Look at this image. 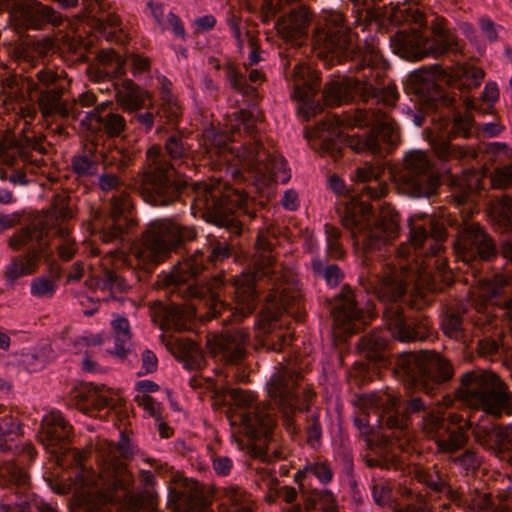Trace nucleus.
Returning a JSON list of instances; mask_svg holds the SVG:
<instances>
[{"mask_svg":"<svg viewBox=\"0 0 512 512\" xmlns=\"http://www.w3.org/2000/svg\"><path fill=\"white\" fill-rule=\"evenodd\" d=\"M393 51L400 57L416 61L430 57L427 36L421 30L409 29L396 32L390 39Z\"/></svg>","mask_w":512,"mask_h":512,"instance_id":"27","label":"nucleus"},{"mask_svg":"<svg viewBox=\"0 0 512 512\" xmlns=\"http://www.w3.org/2000/svg\"><path fill=\"white\" fill-rule=\"evenodd\" d=\"M45 254L44 247H30L25 254L13 256L4 270V278L8 285H14L21 277L34 274Z\"/></svg>","mask_w":512,"mask_h":512,"instance_id":"32","label":"nucleus"},{"mask_svg":"<svg viewBox=\"0 0 512 512\" xmlns=\"http://www.w3.org/2000/svg\"><path fill=\"white\" fill-rule=\"evenodd\" d=\"M354 425L359 430L360 434L366 438L369 450L364 455V462L368 467H379L381 469H397L400 466V459L392 451L391 446L387 442H383L381 444H374L369 439L372 429L369 424L368 415L361 413L359 416L355 417Z\"/></svg>","mask_w":512,"mask_h":512,"instance_id":"25","label":"nucleus"},{"mask_svg":"<svg viewBox=\"0 0 512 512\" xmlns=\"http://www.w3.org/2000/svg\"><path fill=\"white\" fill-rule=\"evenodd\" d=\"M396 370L412 385L433 395L436 388L454 375L451 362L435 351L404 353L396 362Z\"/></svg>","mask_w":512,"mask_h":512,"instance_id":"11","label":"nucleus"},{"mask_svg":"<svg viewBox=\"0 0 512 512\" xmlns=\"http://www.w3.org/2000/svg\"><path fill=\"white\" fill-rule=\"evenodd\" d=\"M147 6L150 9L153 19L162 31L171 30L176 37L185 39L186 31L179 16L172 11L165 14L164 5L162 3L149 1Z\"/></svg>","mask_w":512,"mask_h":512,"instance_id":"41","label":"nucleus"},{"mask_svg":"<svg viewBox=\"0 0 512 512\" xmlns=\"http://www.w3.org/2000/svg\"><path fill=\"white\" fill-rule=\"evenodd\" d=\"M471 427V424L466 422L464 426H459L456 429H446L447 436L441 435L435 440L437 452L444 454H452L465 446L468 440L466 430Z\"/></svg>","mask_w":512,"mask_h":512,"instance_id":"43","label":"nucleus"},{"mask_svg":"<svg viewBox=\"0 0 512 512\" xmlns=\"http://www.w3.org/2000/svg\"><path fill=\"white\" fill-rule=\"evenodd\" d=\"M219 512H256L255 503L243 489L230 486L223 490Z\"/></svg>","mask_w":512,"mask_h":512,"instance_id":"39","label":"nucleus"},{"mask_svg":"<svg viewBox=\"0 0 512 512\" xmlns=\"http://www.w3.org/2000/svg\"><path fill=\"white\" fill-rule=\"evenodd\" d=\"M206 269V260L204 254L196 250L193 254L179 262L172 271L166 274L163 279V285L169 289L171 295L177 294L183 299L203 298L209 296L210 301V317L221 316L224 312L229 315L223 319L224 323L228 321H240L247 315H242L236 298L234 297L235 307L228 309L224 302L220 299V291L226 289L222 275L211 278L205 285H198V277ZM234 282L230 285L232 292ZM235 295V293H233Z\"/></svg>","mask_w":512,"mask_h":512,"instance_id":"5","label":"nucleus"},{"mask_svg":"<svg viewBox=\"0 0 512 512\" xmlns=\"http://www.w3.org/2000/svg\"><path fill=\"white\" fill-rule=\"evenodd\" d=\"M432 37L427 36L426 44L431 57H439L448 51L461 50L460 40L456 33L448 27L447 20L441 16H434L430 21Z\"/></svg>","mask_w":512,"mask_h":512,"instance_id":"29","label":"nucleus"},{"mask_svg":"<svg viewBox=\"0 0 512 512\" xmlns=\"http://www.w3.org/2000/svg\"><path fill=\"white\" fill-rule=\"evenodd\" d=\"M47 232L48 227H46L44 224H41L39 221L13 233L8 238L7 243L13 251H19L32 241H36L38 244L37 247H44L46 249V245H44L42 241Z\"/></svg>","mask_w":512,"mask_h":512,"instance_id":"40","label":"nucleus"},{"mask_svg":"<svg viewBox=\"0 0 512 512\" xmlns=\"http://www.w3.org/2000/svg\"><path fill=\"white\" fill-rule=\"evenodd\" d=\"M455 397L465 405L496 418L502 414L512 415V391L491 371L473 370L464 373Z\"/></svg>","mask_w":512,"mask_h":512,"instance_id":"8","label":"nucleus"},{"mask_svg":"<svg viewBox=\"0 0 512 512\" xmlns=\"http://www.w3.org/2000/svg\"><path fill=\"white\" fill-rule=\"evenodd\" d=\"M196 238L193 227L182 226L169 219L151 222L142 234L141 243L131 248L127 257L114 251L113 257L122 263L128 261L140 269H149L162 261L171 251L186 241Z\"/></svg>","mask_w":512,"mask_h":512,"instance_id":"6","label":"nucleus"},{"mask_svg":"<svg viewBox=\"0 0 512 512\" xmlns=\"http://www.w3.org/2000/svg\"><path fill=\"white\" fill-rule=\"evenodd\" d=\"M275 286L267 296V310L273 312V318H277L282 313H292L294 306H299L300 299L296 292L284 287L281 284L274 283Z\"/></svg>","mask_w":512,"mask_h":512,"instance_id":"38","label":"nucleus"},{"mask_svg":"<svg viewBox=\"0 0 512 512\" xmlns=\"http://www.w3.org/2000/svg\"><path fill=\"white\" fill-rule=\"evenodd\" d=\"M205 209L210 213L213 222L221 227L238 232L240 221L236 214L253 215L248 211V197L239 189L222 186L220 183L210 185L203 191Z\"/></svg>","mask_w":512,"mask_h":512,"instance_id":"13","label":"nucleus"},{"mask_svg":"<svg viewBox=\"0 0 512 512\" xmlns=\"http://www.w3.org/2000/svg\"><path fill=\"white\" fill-rule=\"evenodd\" d=\"M319 505L323 512H337V503L334 495L329 490H313L304 499L306 511L315 509Z\"/></svg>","mask_w":512,"mask_h":512,"instance_id":"49","label":"nucleus"},{"mask_svg":"<svg viewBox=\"0 0 512 512\" xmlns=\"http://www.w3.org/2000/svg\"><path fill=\"white\" fill-rule=\"evenodd\" d=\"M117 102L128 112L141 109L149 93L141 89L130 79H123L115 84Z\"/></svg>","mask_w":512,"mask_h":512,"instance_id":"36","label":"nucleus"},{"mask_svg":"<svg viewBox=\"0 0 512 512\" xmlns=\"http://www.w3.org/2000/svg\"><path fill=\"white\" fill-rule=\"evenodd\" d=\"M73 212L70 208V199L63 195H56L53 199L51 210L45 216L43 221H40L41 224H44L48 229L50 228L49 221L55 218L56 221L67 220L72 218Z\"/></svg>","mask_w":512,"mask_h":512,"instance_id":"55","label":"nucleus"},{"mask_svg":"<svg viewBox=\"0 0 512 512\" xmlns=\"http://www.w3.org/2000/svg\"><path fill=\"white\" fill-rule=\"evenodd\" d=\"M380 170L368 163L356 169L358 181L375 180L373 185H366L361 189V199H380L387 194V184L377 180ZM399 221V214L390 205L382 206L378 216L374 217L371 205L364 200H353L342 218L343 226L351 232L355 243L366 257L380 251L397 238Z\"/></svg>","mask_w":512,"mask_h":512,"instance_id":"1","label":"nucleus"},{"mask_svg":"<svg viewBox=\"0 0 512 512\" xmlns=\"http://www.w3.org/2000/svg\"><path fill=\"white\" fill-rule=\"evenodd\" d=\"M320 150L334 159L340 156L343 142L357 153H376L381 143L394 145L398 141L396 124L380 108L357 109L344 119L333 118L318 127Z\"/></svg>","mask_w":512,"mask_h":512,"instance_id":"2","label":"nucleus"},{"mask_svg":"<svg viewBox=\"0 0 512 512\" xmlns=\"http://www.w3.org/2000/svg\"><path fill=\"white\" fill-rule=\"evenodd\" d=\"M372 92L369 85H363V78L347 79L343 81L330 82L325 86L323 97L327 105L337 106L347 103L359 95L363 100V95L367 96Z\"/></svg>","mask_w":512,"mask_h":512,"instance_id":"31","label":"nucleus"},{"mask_svg":"<svg viewBox=\"0 0 512 512\" xmlns=\"http://www.w3.org/2000/svg\"><path fill=\"white\" fill-rule=\"evenodd\" d=\"M431 161L422 150L408 151L403 157L401 169L395 174L398 189L411 197H430L439 185L431 171Z\"/></svg>","mask_w":512,"mask_h":512,"instance_id":"14","label":"nucleus"},{"mask_svg":"<svg viewBox=\"0 0 512 512\" xmlns=\"http://www.w3.org/2000/svg\"><path fill=\"white\" fill-rule=\"evenodd\" d=\"M232 426L250 439L267 438L276 424L274 408L270 402H260L248 410L233 412L228 416Z\"/></svg>","mask_w":512,"mask_h":512,"instance_id":"19","label":"nucleus"},{"mask_svg":"<svg viewBox=\"0 0 512 512\" xmlns=\"http://www.w3.org/2000/svg\"><path fill=\"white\" fill-rule=\"evenodd\" d=\"M101 110H104V106L97 107L94 111L88 113L87 118L90 120V123H96L99 125V129L105 132L110 137H115L120 135L126 126V121L118 113L108 112L106 114H102Z\"/></svg>","mask_w":512,"mask_h":512,"instance_id":"42","label":"nucleus"},{"mask_svg":"<svg viewBox=\"0 0 512 512\" xmlns=\"http://www.w3.org/2000/svg\"><path fill=\"white\" fill-rule=\"evenodd\" d=\"M311 21L306 7L292 10L288 16L279 19L276 23L278 34L285 40H295L304 36Z\"/></svg>","mask_w":512,"mask_h":512,"instance_id":"34","label":"nucleus"},{"mask_svg":"<svg viewBox=\"0 0 512 512\" xmlns=\"http://www.w3.org/2000/svg\"><path fill=\"white\" fill-rule=\"evenodd\" d=\"M111 326L116 340L115 353L119 356H123L125 352V344L131 340L132 336L129 321L118 315L111 322Z\"/></svg>","mask_w":512,"mask_h":512,"instance_id":"57","label":"nucleus"},{"mask_svg":"<svg viewBox=\"0 0 512 512\" xmlns=\"http://www.w3.org/2000/svg\"><path fill=\"white\" fill-rule=\"evenodd\" d=\"M331 316L333 332L336 337L344 339L357 333L363 326L364 312L359 307L354 292L348 286L334 296Z\"/></svg>","mask_w":512,"mask_h":512,"instance_id":"18","label":"nucleus"},{"mask_svg":"<svg viewBox=\"0 0 512 512\" xmlns=\"http://www.w3.org/2000/svg\"><path fill=\"white\" fill-rule=\"evenodd\" d=\"M224 70L226 79L233 90L243 95H250L255 92V89L247 84L246 77L237 69L235 65L228 63L225 65Z\"/></svg>","mask_w":512,"mask_h":512,"instance_id":"59","label":"nucleus"},{"mask_svg":"<svg viewBox=\"0 0 512 512\" xmlns=\"http://www.w3.org/2000/svg\"><path fill=\"white\" fill-rule=\"evenodd\" d=\"M388 344V338L383 331H373L363 336L358 342V348L369 359H377Z\"/></svg>","mask_w":512,"mask_h":512,"instance_id":"47","label":"nucleus"},{"mask_svg":"<svg viewBox=\"0 0 512 512\" xmlns=\"http://www.w3.org/2000/svg\"><path fill=\"white\" fill-rule=\"evenodd\" d=\"M1 512H58L57 506L50 502H45L38 496H33L28 502L22 504H2L0 506Z\"/></svg>","mask_w":512,"mask_h":512,"instance_id":"54","label":"nucleus"},{"mask_svg":"<svg viewBox=\"0 0 512 512\" xmlns=\"http://www.w3.org/2000/svg\"><path fill=\"white\" fill-rule=\"evenodd\" d=\"M391 18L394 22H413L420 27L427 24L424 14L420 12L418 8L407 6L405 4L401 6L397 5L393 8Z\"/></svg>","mask_w":512,"mask_h":512,"instance_id":"58","label":"nucleus"},{"mask_svg":"<svg viewBox=\"0 0 512 512\" xmlns=\"http://www.w3.org/2000/svg\"><path fill=\"white\" fill-rule=\"evenodd\" d=\"M464 105L467 109V113L465 114H457L454 117L452 128L449 132L450 137H464L467 138L471 134V129L473 126V118L470 114V111L475 109L474 101L466 98L464 100Z\"/></svg>","mask_w":512,"mask_h":512,"instance_id":"52","label":"nucleus"},{"mask_svg":"<svg viewBox=\"0 0 512 512\" xmlns=\"http://www.w3.org/2000/svg\"><path fill=\"white\" fill-rule=\"evenodd\" d=\"M72 404L90 417H102L103 410L116 405V398L113 390L104 385H89L75 392Z\"/></svg>","mask_w":512,"mask_h":512,"instance_id":"26","label":"nucleus"},{"mask_svg":"<svg viewBox=\"0 0 512 512\" xmlns=\"http://www.w3.org/2000/svg\"><path fill=\"white\" fill-rule=\"evenodd\" d=\"M99 467L94 488L87 493L76 512H104L109 502H123L136 505L132 495L133 477L120 459L132 454L128 440L121 434L118 444L104 441L99 444Z\"/></svg>","mask_w":512,"mask_h":512,"instance_id":"3","label":"nucleus"},{"mask_svg":"<svg viewBox=\"0 0 512 512\" xmlns=\"http://www.w3.org/2000/svg\"><path fill=\"white\" fill-rule=\"evenodd\" d=\"M63 16L54 8L37 0H23L11 12V23L18 29H43L46 25L58 27Z\"/></svg>","mask_w":512,"mask_h":512,"instance_id":"20","label":"nucleus"},{"mask_svg":"<svg viewBox=\"0 0 512 512\" xmlns=\"http://www.w3.org/2000/svg\"><path fill=\"white\" fill-rule=\"evenodd\" d=\"M249 342L246 329L228 330L219 335H213L207 340L209 352L226 364H237L245 356Z\"/></svg>","mask_w":512,"mask_h":512,"instance_id":"23","label":"nucleus"},{"mask_svg":"<svg viewBox=\"0 0 512 512\" xmlns=\"http://www.w3.org/2000/svg\"><path fill=\"white\" fill-rule=\"evenodd\" d=\"M21 435L18 421L7 415L0 420V450L10 451L15 447L16 440Z\"/></svg>","mask_w":512,"mask_h":512,"instance_id":"48","label":"nucleus"},{"mask_svg":"<svg viewBox=\"0 0 512 512\" xmlns=\"http://www.w3.org/2000/svg\"><path fill=\"white\" fill-rule=\"evenodd\" d=\"M395 405V401L388 395L370 393L358 398V406L362 414L368 415L370 411L378 412L382 407L386 412Z\"/></svg>","mask_w":512,"mask_h":512,"instance_id":"51","label":"nucleus"},{"mask_svg":"<svg viewBox=\"0 0 512 512\" xmlns=\"http://www.w3.org/2000/svg\"><path fill=\"white\" fill-rule=\"evenodd\" d=\"M71 167L78 177H88L96 174L98 165L89 156L78 154L73 156Z\"/></svg>","mask_w":512,"mask_h":512,"instance_id":"63","label":"nucleus"},{"mask_svg":"<svg viewBox=\"0 0 512 512\" xmlns=\"http://www.w3.org/2000/svg\"><path fill=\"white\" fill-rule=\"evenodd\" d=\"M293 97L300 101L299 112L303 114L304 120L316 114L312 97L319 88L318 73L304 63H298L293 68Z\"/></svg>","mask_w":512,"mask_h":512,"instance_id":"24","label":"nucleus"},{"mask_svg":"<svg viewBox=\"0 0 512 512\" xmlns=\"http://www.w3.org/2000/svg\"><path fill=\"white\" fill-rule=\"evenodd\" d=\"M19 161L23 163L27 162V155L23 150L21 141H16L11 147L0 145V165L13 168L18 165Z\"/></svg>","mask_w":512,"mask_h":512,"instance_id":"60","label":"nucleus"},{"mask_svg":"<svg viewBox=\"0 0 512 512\" xmlns=\"http://www.w3.org/2000/svg\"><path fill=\"white\" fill-rule=\"evenodd\" d=\"M256 246L258 249V257L255 260V268L253 273L243 272L234 278V293L242 315L251 314L257 305L255 281L262 277H267L271 281L279 279L276 274L279 272L280 266L275 262L271 254V243L262 235L257 237Z\"/></svg>","mask_w":512,"mask_h":512,"instance_id":"12","label":"nucleus"},{"mask_svg":"<svg viewBox=\"0 0 512 512\" xmlns=\"http://www.w3.org/2000/svg\"><path fill=\"white\" fill-rule=\"evenodd\" d=\"M381 0H351L353 4L352 13L354 17V25L356 28L361 27L365 31L366 27L376 20L378 13L375 5Z\"/></svg>","mask_w":512,"mask_h":512,"instance_id":"46","label":"nucleus"},{"mask_svg":"<svg viewBox=\"0 0 512 512\" xmlns=\"http://www.w3.org/2000/svg\"><path fill=\"white\" fill-rule=\"evenodd\" d=\"M56 291V283L46 276L34 278L30 284V292L37 298H50Z\"/></svg>","mask_w":512,"mask_h":512,"instance_id":"64","label":"nucleus"},{"mask_svg":"<svg viewBox=\"0 0 512 512\" xmlns=\"http://www.w3.org/2000/svg\"><path fill=\"white\" fill-rule=\"evenodd\" d=\"M63 89L54 86L51 90L42 89L37 93L33 101H37L39 110L45 119L56 116L67 117L71 110L62 100Z\"/></svg>","mask_w":512,"mask_h":512,"instance_id":"35","label":"nucleus"},{"mask_svg":"<svg viewBox=\"0 0 512 512\" xmlns=\"http://www.w3.org/2000/svg\"><path fill=\"white\" fill-rule=\"evenodd\" d=\"M362 66L363 85H369L372 88V92L368 93L367 96L363 95V101L368 102L375 99L378 104L393 106L398 99L396 86L390 84L382 88L379 86L378 82L385 73L386 62L373 43L367 45L363 53Z\"/></svg>","mask_w":512,"mask_h":512,"instance_id":"16","label":"nucleus"},{"mask_svg":"<svg viewBox=\"0 0 512 512\" xmlns=\"http://www.w3.org/2000/svg\"><path fill=\"white\" fill-rule=\"evenodd\" d=\"M110 218L113 222L126 224L128 213H130L132 203L126 192H120L111 198Z\"/></svg>","mask_w":512,"mask_h":512,"instance_id":"56","label":"nucleus"},{"mask_svg":"<svg viewBox=\"0 0 512 512\" xmlns=\"http://www.w3.org/2000/svg\"><path fill=\"white\" fill-rule=\"evenodd\" d=\"M456 255L466 263L488 261L496 256L493 239L477 223L464 221L454 245Z\"/></svg>","mask_w":512,"mask_h":512,"instance_id":"17","label":"nucleus"},{"mask_svg":"<svg viewBox=\"0 0 512 512\" xmlns=\"http://www.w3.org/2000/svg\"><path fill=\"white\" fill-rule=\"evenodd\" d=\"M351 43V32L339 12H331L324 18L313 35V47L320 56L340 57Z\"/></svg>","mask_w":512,"mask_h":512,"instance_id":"15","label":"nucleus"},{"mask_svg":"<svg viewBox=\"0 0 512 512\" xmlns=\"http://www.w3.org/2000/svg\"><path fill=\"white\" fill-rule=\"evenodd\" d=\"M452 197L457 205L464 204L470 194L479 189L480 179L473 171H466L461 177L453 178Z\"/></svg>","mask_w":512,"mask_h":512,"instance_id":"44","label":"nucleus"},{"mask_svg":"<svg viewBox=\"0 0 512 512\" xmlns=\"http://www.w3.org/2000/svg\"><path fill=\"white\" fill-rule=\"evenodd\" d=\"M409 240L412 246L420 248L425 241H430V254L436 255L441 250L440 242L446 237L443 223L427 219V223H417L411 220Z\"/></svg>","mask_w":512,"mask_h":512,"instance_id":"33","label":"nucleus"},{"mask_svg":"<svg viewBox=\"0 0 512 512\" xmlns=\"http://www.w3.org/2000/svg\"><path fill=\"white\" fill-rule=\"evenodd\" d=\"M475 441L482 446H491L492 443L504 444L512 438V426L500 427L488 419H480L473 428Z\"/></svg>","mask_w":512,"mask_h":512,"instance_id":"37","label":"nucleus"},{"mask_svg":"<svg viewBox=\"0 0 512 512\" xmlns=\"http://www.w3.org/2000/svg\"><path fill=\"white\" fill-rule=\"evenodd\" d=\"M228 395L230 396V399L232 400L233 404L238 409L236 412L248 410L258 404L257 396L252 391L235 388L230 389L228 391Z\"/></svg>","mask_w":512,"mask_h":512,"instance_id":"61","label":"nucleus"},{"mask_svg":"<svg viewBox=\"0 0 512 512\" xmlns=\"http://www.w3.org/2000/svg\"><path fill=\"white\" fill-rule=\"evenodd\" d=\"M418 428L425 437L435 441L444 432L443 413L440 411L424 413L418 423Z\"/></svg>","mask_w":512,"mask_h":512,"instance_id":"50","label":"nucleus"},{"mask_svg":"<svg viewBox=\"0 0 512 512\" xmlns=\"http://www.w3.org/2000/svg\"><path fill=\"white\" fill-rule=\"evenodd\" d=\"M72 426L59 411H51L41 421L39 441L46 448L64 445L70 438Z\"/></svg>","mask_w":512,"mask_h":512,"instance_id":"30","label":"nucleus"},{"mask_svg":"<svg viewBox=\"0 0 512 512\" xmlns=\"http://www.w3.org/2000/svg\"><path fill=\"white\" fill-rule=\"evenodd\" d=\"M58 76L50 69H41L36 73V80L31 77L10 75L1 81L2 93L7 99L33 101L36 94L42 89L51 90L56 84Z\"/></svg>","mask_w":512,"mask_h":512,"instance_id":"21","label":"nucleus"},{"mask_svg":"<svg viewBox=\"0 0 512 512\" xmlns=\"http://www.w3.org/2000/svg\"><path fill=\"white\" fill-rule=\"evenodd\" d=\"M415 477L435 492H442L446 488V482L435 469H418L415 472Z\"/></svg>","mask_w":512,"mask_h":512,"instance_id":"62","label":"nucleus"},{"mask_svg":"<svg viewBox=\"0 0 512 512\" xmlns=\"http://www.w3.org/2000/svg\"><path fill=\"white\" fill-rule=\"evenodd\" d=\"M268 396L281 414L283 425L291 435L297 434V412L307 410L315 398L312 386L292 363H280L266 384Z\"/></svg>","mask_w":512,"mask_h":512,"instance_id":"7","label":"nucleus"},{"mask_svg":"<svg viewBox=\"0 0 512 512\" xmlns=\"http://www.w3.org/2000/svg\"><path fill=\"white\" fill-rule=\"evenodd\" d=\"M185 187L186 181L167 161L161 148L150 147L146 151L140 190L144 201L154 206H167L178 200Z\"/></svg>","mask_w":512,"mask_h":512,"instance_id":"10","label":"nucleus"},{"mask_svg":"<svg viewBox=\"0 0 512 512\" xmlns=\"http://www.w3.org/2000/svg\"><path fill=\"white\" fill-rule=\"evenodd\" d=\"M311 476L316 477L322 484H327L332 480L333 472L331 467L324 461H315L307 463L304 468L298 471L295 479H307Z\"/></svg>","mask_w":512,"mask_h":512,"instance_id":"53","label":"nucleus"},{"mask_svg":"<svg viewBox=\"0 0 512 512\" xmlns=\"http://www.w3.org/2000/svg\"><path fill=\"white\" fill-rule=\"evenodd\" d=\"M178 348L185 368L197 370L204 366V355L196 342L189 339H181L178 341Z\"/></svg>","mask_w":512,"mask_h":512,"instance_id":"45","label":"nucleus"},{"mask_svg":"<svg viewBox=\"0 0 512 512\" xmlns=\"http://www.w3.org/2000/svg\"><path fill=\"white\" fill-rule=\"evenodd\" d=\"M413 275L405 266L399 270L393 265L387 267L380 277L377 273L368 277V286L381 302L389 303L383 311V319L391 336L401 342L423 341L430 333V323L426 317L407 320L402 306L397 302L405 294L407 283Z\"/></svg>","mask_w":512,"mask_h":512,"instance_id":"4","label":"nucleus"},{"mask_svg":"<svg viewBox=\"0 0 512 512\" xmlns=\"http://www.w3.org/2000/svg\"><path fill=\"white\" fill-rule=\"evenodd\" d=\"M169 503L177 512H194L207 506L208 501L198 481L175 473L169 481Z\"/></svg>","mask_w":512,"mask_h":512,"instance_id":"22","label":"nucleus"},{"mask_svg":"<svg viewBox=\"0 0 512 512\" xmlns=\"http://www.w3.org/2000/svg\"><path fill=\"white\" fill-rule=\"evenodd\" d=\"M231 141L230 137L223 131L210 127L204 130L202 134V146L209 154L221 155L230 154L233 157V165L236 168L231 171L236 177L240 169L254 174L256 180L266 177H276L283 162L263 147L259 140L242 145L238 149H226L227 143Z\"/></svg>","mask_w":512,"mask_h":512,"instance_id":"9","label":"nucleus"},{"mask_svg":"<svg viewBox=\"0 0 512 512\" xmlns=\"http://www.w3.org/2000/svg\"><path fill=\"white\" fill-rule=\"evenodd\" d=\"M195 316V309L190 305L156 303L152 308V320L161 330L180 331Z\"/></svg>","mask_w":512,"mask_h":512,"instance_id":"28","label":"nucleus"}]
</instances>
